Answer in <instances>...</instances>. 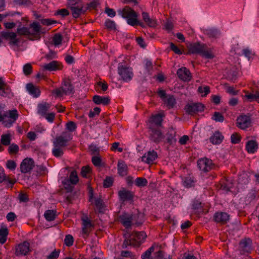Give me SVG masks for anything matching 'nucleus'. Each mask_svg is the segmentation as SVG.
<instances>
[{"label": "nucleus", "mask_w": 259, "mask_h": 259, "mask_svg": "<svg viewBox=\"0 0 259 259\" xmlns=\"http://www.w3.org/2000/svg\"><path fill=\"white\" fill-rule=\"evenodd\" d=\"M110 99L107 97L96 95L93 97V101L96 104H103L104 105H106L110 103Z\"/></svg>", "instance_id": "28"}, {"label": "nucleus", "mask_w": 259, "mask_h": 259, "mask_svg": "<svg viewBox=\"0 0 259 259\" xmlns=\"http://www.w3.org/2000/svg\"><path fill=\"white\" fill-rule=\"evenodd\" d=\"M30 29V35H34L38 33L40 31V25L37 22H33L31 24L29 27Z\"/></svg>", "instance_id": "34"}, {"label": "nucleus", "mask_w": 259, "mask_h": 259, "mask_svg": "<svg viewBox=\"0 0 259 259\" xmlns=\"http://www.w3.org/2000/svg\"><path fill=\"white\" fill-rule=\"evenodd\" d=\"M73 87L69 79L64 78L61 83V86L52 91V93L57 97H62L68 95L73 93Z\"/></svg>", "instance_id": "4"}, {"label": "nucleus", "mask_w": 259, "mask_h": 259, "mask_svg": "<svg viewBox=\"0 0 259 259\" xmlns=\"http://www.w3.org/2000/svg\"><path fill=\"white\" fill-rule=\"evenodd\" d=\"M42 67L44 70L50 71L59 70L62 69L61 64L56 61H53L49 63L45 64L42 66Z\"/></svg>", "instance_id": "17"}, {"label": "nucleus", "mask_w": 259, "mask_h": 259, "mask_svg": "<svg viewBox=\"0 0 259 259\" xmlns=\"http://www.w3.org/2000/svg\"><path fill=\"white\" fill-rule=\"evenodd\" d=\"M204 33L209 38L212 39H215L219 38L221 36V33L219 30L213 28H209L205 29Z\"/></svg>", "instance_id": "22"}, {"label": "nucleus", "mask_w": 259, "mask_h": 259, "mask_svg": "<svg viewBox=\"0 0 259 259\" xmlns=\"http://www.w3.org/2000/svg\"><path fill=\"white\" fill-rule=\"evenodd\" d=\"M162 115L160 114L152 116L149 120L148 126L149 129L159 128L162 120Z\"/></svg>", "instance_id": "14"}, {"label": "nucleus", "mask_w": 259, "mask_h": 259, "mask_svg": "<svg viewBox=\"0 0 259 259\" xmlns=\"http://www.w3.org/2000/svg\"><path fill=\"white\" fill-rule=\"evenodd\" d=\"M169 108L172 107L176 104V100L173 96L168 95L163 100Z\"/></svg>", "instance_id": "38"}, {"label": "nucleus", "mask_w": 259, "mask_h": 259, "mask_svg": "<svg viewBox=\"0 0 259 259\" xmlns=\"http://www.w3.org/2000/svg\"><path fill=\"white\" fill-rule=\"evenodd\" d=\"M59 250H54L48 256L47 259H56L59 255Z\"/></svg>", "instance_id": "62"}, {"label": "nucleus", "mask_w": 259, "mask_h": 259, "mask_svg": "<svg viewBox=\"0 0 259 259\" xmlns=\"http://www.w3.org/2000/svg\"><path fill=\"white\" fill-rule=\"evenodd\" d=\"M68 5L72 16L75 18H78L85 12L83 4L80 0H68Z\"/></svg>", "instance_id": "6"}, {"label": "nucleus", "mask_w": 259, "mask_h": 259, "mask_svg": "<svg viewBox=\"0 0 259 259\" xmlns=\"http://www.w3.org/2000/svg\"><path fill=\"white\" fill-rule=\"evenodd\" d=\"M101 112V109L99 107H95L93 110L90 111L89 116L90 118L94 117L95 115L99 114Z\"/></svg>", "instance_id": "59"}, {"label": "nucleus", "mask_w": 259, "mask_h": 259, "mask_svg": "<svg viewBox=\"0 0 259 259\" xmlns=\"http://www.w3.org/2000/svg\"><path fill=\"white\" fill-rule=\"evenodd\" d=\"M67 181H69L73 185H75L78 182V178L75 171H72L69 176V178Z\"/></svg>", "instance_id": "42"}, {"label": "nucleus", "mask_w": 259, "mask_h": 259, "mask_svg": "<svg viewBox=\"0 0 259 259\" xmlns=\"http://www.w3.org/2000/svg\"><path fill=\"white\" fill-rule=\"evenodd\" d=\"M2 36L6 39L10 41L11 45H18L20 42L19 38L17 37V33L11 31H3Z\"/></svg>", "instance_id": "12"}, {"label": "nucleus", "mask_w": 259, "mask_h": 259, "mask_svg": "<svg viewBox=\"0 0 259 259\" xmlns=\"http://www.w3.org/2000/svg\"><path fill=\"white\" fill-rule=\"evenodd\" d=\"M224 137L219 132H215L210 137V141L213 144H220L223 141Z\"/></svg>", "instance_id": "29"}, {"label": "nucleus", "mask_w": 259, "mask_h": 259, "mask_svg": "<svg viewBox=\"0 0 259 259\" xmlns=\"http://www.w3.org/2000/svg\"><path fill=\"white\" fill-rule=\"evenodd\" d=\"M257 96H258V91L255 92L253 94H247L245 95V97L247 98L249 102H252L255 101L257 102Z\"/></svg>", "instance_id": "45"}, {"label": "nucleus", "mask_w": 259, "mask_h": 259, "mask_svg": "<svg viewBox=\"0 0 259 259\" xmlns=\"http://www.w3.org/2000/svg\"><path fill=\"white\" fill-rule=\"evenodd\" d=\"M27 91L34 97H37L40 95V90L32 83H28L26 85Z\"/></svg>", "instance_id": "30"}, {"label": "nucleus", "mask_w": 259, "mask_h": 259, "mask_svg": "<svg viewBox=\"0 0 259 259\" xmlns=\"http://www.w3.org/2000/svg\"><path fill=\"white\" fill-rule=\"evenodd\" d=\"M118 196L121 200L123 201L132 200L133 198V193L125 189H122L118 192Z\"/></svg>", "instance_id": "20"}, {"label": "nucleus", "mask_w": 259, "mask_h": 259, "mask_svg": "<svg viewBox=\"0 0 259 259\" xmlns=\"http://www.w3.org/2000/svg\"><path fill=\"white\" fill-rule=\"evenodd\" d=\"M151 259H170L169 257L163 258V252L161 251H158Z\"/></svg>", "instance_id": "64"}, {"label": "nucleus", "mask_w": 259, "mask_h": 259, "mask_svg": "<svg viewBox=\"0 0 259 259\" xmlns=\"http://www.w3.org/2000/svg\"><path fill=\"white\" fill-rule=\"evenodd\" d=\"M226 92L231 95H236L238 94V91L236 90L233 87L225 85Z\"/></svg>", "instance_id": "49"}, {"label": "nucleus", "mask_w": 259, "mask_h": 259, "mask_svg": "<svg viewBox=\"0 0 259 259\" xmlns=\"http://www.w3.org/2000/svg\"><path fill=\"white\" fill-rule=\"evenodd\" d=\"M204 107L203 105L201 103H192L187 105L185 109L189 114L193 115L198 112L203 111Z\"/></svg>", "instance_id": "11"}, {"label": "nucleus", "mask_w": 259, "mask_h": 259, "mask_svg": "<svg viewBox=\"0 0 259 259\" xmlns=\"http://www.w3.org/2000/svg\"><path fill=\"white\" fill-rule=\"evenodd\" d=\"M71 139V134L67 132H63L61 135L56 137L53 141L52 154L53 155L56 157L62 156L66 146Z\"/></svg>", "instance_id": "1"}, {"label": "nucleus", "mask_w": 259, "mask_h": 259, "mask_svg": "<svg viewBox=\"0 0 259 259\" xmlns=\"http://www.w3.org/2000/svg\"><path fill=\"white\" fill-rule=\"evenodd\" d=\"M154 251V247L151 246L148 249H147L145 252H144L142 255L141 258L142 259L148 258L151 255V253Z\"/></svg>", "instance_id": "53"}, {"label": "nucleus", "mask_w": 259, "mask_h": 259, "mask_svg": "<svg viewBox=\"0 0 259 259\" xmlns=\"http://www.w3.org/2000/svg\"><path fill=\"white\" fill-rule=\"evenodd\" d=\"M55 115V114L54 113L51 112L50 113H47L43 117H45L49 122L52 123L54 121Z\"/></svg>", "instance_id": "61"}, {"label": "nucleus", "mask_w": 259, "mask_h": 259, "mask_svg": "<svg viewBox=\"0 0 259 259\" xmlns=\"http://www.w3.org/2000/svg\"><path fill=\"white\" fill-rule=\"evenodd\" d=\"M23 72L26 75H29L32 72V66L30 64H26L23 66Z\"/></svg>", "instance_id": "55"}, {"label": "nucleus", "mask_w": 259, "mask_h": 259, "mask_svg": "<svg viewBox=\"0 0 259 259\" xmlns=\"http://www.w3.org/2000/svg\"><path fill=\"white\" fill-rule=\"evenodd\" d=\"M30 251V243L28 241H24L16 247L15 254L17 256L26 255Z\"/></svg>", "instance_id": "9"}, {"label": "nucleus", "mask_w": 259, "mask_h": 259, "mask_svg": "<svg viewBox=\"0 0 259 259\" xmlns=\"http://www.w3.org/2000/svg\"><path fill=\"white\" fill-rule=\"evenodd\" d=\"M55 211L53 210H48L46 211L44 214L45 219L48 221H52L55 218Z\"/></svg>", "instance_id": "40"}, {"label": "nucleus", "mask_w": 259, "mask_h": 259, "mask_svg": "<svg viewBox=\"0 0 259 259\" xmlns=\"http://www.w3.org/2000/svg\"><path fill=\"white\" fill-rule=\"evenodd\" d=\"M245 149L248 153H254L258 149V144L255 140H249L246 143Z\"/></svg>", "instance_id": "25"}, {"label": "nucleus", "mask_w": 259, "mask_h": 259, "mask_svg": "<svg viewBox=\"0 0 259 259\" xmlns=\"http://www.w3.org/2000/svg\"><path fill=\"white\" fill-rule=\"evenodd\" d=\"M9 234L8 229L7 227L4 226L0 228V243L4 244L7 240V236Z\"/></svg>", "instance_id": "33"}, {"label": "nucleus", "mask_w": 259, "mask_h": 259, "mask_svg": "<svg viewBox=\"0 0 259 259\" xmlns=\"http://www.w3.org/2000/svg\"><path fill=\"white\" fill-rule=\"evenodd\" d=\"M243 54L248 58L250 59L252 58L254 56V53H253L250 50L248 49H245L243 50Z\"/></svg>", "instance_id": "58"}, {"label": "nucleus", "mask_w": 259, "mask_h": 259, "mask_svg": "<svg viewBox=\"0 0 259 259\" xmlns=\"http://www.w3.org/2000/svg\"><path fill=\"white\" fill-rule=\"evenodd\" d=\"M11 93V90L8 85L5 82L3 78L0 77V95L7 97Z\"/></svg>", "instance_id": "23"}, {"label": "nucleus", "mask_w": 259, "mask_h": 259, "mask_svg": "<svg viewBox=\"0 0 259 259\" xmlns=\"http://www.w3.org/2000/svg\"><path fill=\"white\" fill-rule=\"evenodd\" d=\"M106 27L111 30L116 29V24L113 20L107 19L105 22Z\"/></svg>", "instance_id": "46"}, {"label": "nucleus", "mask_w": 259, "mask_h": 259, "mask_svg": "<svg viewBox=\"0 0 259 259\" xmlns=\"http://www.w3.org/2000/svg\"><path fill=\"white\" fill-rule=\"evenodd\" d=\"M62 41V37L59 33H56L53 37V42L55 46H59L61 44Z\"/></svg>", "instance_id": "44"}, {"label": "nucleus", "mask_w": 259, "mask_h": 259, "mask_svg": "<svg viewBox=\"0 0 259 259\" xmlns=\"http://www.w3.org/2000/svg\"><path fill=\"white\" fill-rule=\"evenodd\" d=\"M11 135L10 134L3 135L1 137V142L4 145L7 146L10 144Z\"/></svg>", "instance_id": "41"}, {"label": "nucleus", "mask_w": 259, "mask_h": 259, "mask_svg": "<svg viewBox=\"0 0 259 259\" xmlns=\"http://www.w3.org/2000/svg\"><path fill=\"white\" fill-rule=\"evenodd\" d=\"M174 24L170 20H167L164 24V29L169 32L173 29Z\"/></svg>", "instance_id": "56"}, {"label": "nucleus", "mask_w": 259, "mask_h": 259, "mask_svg": "<svg viewBox=\"0 0 259 259\" xmlns=\"http://www.w3.org/2000/svg\"><path fill=\"white\" fill-rule=\"evenodd\" d=\"M195 181L191 177H186L183 181V185L186 188H190L194 186Z\"/></svg>", "instance_id": "39"}, {"label": "nucleus", "mask_w": 259, "mask_h": 259, "mask_svg": "<svg viewBox=\"0 0 259 259\" xmlns=\"http://www.w3.org/2000/svg\"><path fill=\"white\" fill-rule=\"evenodd\" d=\"M82 221V236L83 238H86L92 227V224L91 220L87 215H84L81 218Z\"/></svg>", "instance_id": "10"}, {"label": "nucleus", "mask_w": 259, "mask_h": 259, "mask_svg": "<svg viewBox=\"0 0 259 259\" xmlns=\"http://www.w3.org/2000/svg\"><path fill=\"white\" fill-rule=\"evenodd\" d=\"M237 126L242 130H245L251 125V120L249 116L241 115L237 119Z\"/></svg>", "instance_id": "13"}, {"label": "nucleus", "mask_w": 259, "mask_h": 259, "mask_svg": "<svg viewBox=\"0 0 259 259\" xmlns=\"http://www.w3.org/2000/svg\"><path fill=\"white\" fill-rule=\"evenodd\" d=\"M118 13L126 19L129 25L135 26L138 24L137 14L131 8L125 7L122 10L118 11Z\"/></svg>", "instance_id": "5"}, {"label": "nucleus", "mask_w": 259, "mask_h": 259, "mask_svg": "<svg viewBox=\"0 0 259 259\" xmlns=\"http://www.w3.org/2000/svg\"><path fill=\"white\" fill-rule=\"evenodd\" d=\"M19 35L30 36V29L29 27L19 26L17 29Z\"/></svg>", "instance_id": "36"}, {"label": "nucleus", "mask_w": 259, "mask_h": 259, "mask_svg": "<svg viewBox=\"0 0 259 259\" xmlns=\"http://www.w3.org/2000/svg\"><path fill=\"white\" fill-rule=\"evenodd\" d=\"M118 74L121 78L126 82L130 81L133 76L132 69L122 65L118 68Z\"/></svg>", "instance_id": "8"}, {"label": "nucleus", "mask_w": 259, "mask_h": 259, "mask_svg": "<svg viewBox=\"0 0 259 259\" xmlns=\"http://www.w3.org/2000/svg\"><path fill=\"white\" fill-rule=\"evenodd\" d=\"M198 91L202 94V96H206L210 92L209 88L208 86H205L204 87H200Z\"/></svg>", "instance_id": "50"}, {"label": "nucleus", "mask_w": 259, "mask_h": 259, "mask_svg": "<svg viewBox=\"0 0 259 259\" xmlns=\"http://www.w3.org/2000/svg\"><path fill=\"white\" fill-rule=\"evenodd\" d=\"M203 50L201 54L202 57L207 59H212L214 57V56L211 49L208 48L207 46L205 45Z\"/></svg>", "instance_id": "35"}, {"label": "nucleus", "mask_w": 259, "mask_h": 259, "mask_svg": "<svg viewBox=\"0 0 259 259\" xmlns=\"http://www.w3.org/2000/svg\"><path fill=\"white\" fill-rule=\"evenodd\" d=\"M157 157L156 152L153 150L149 151L147 153L144 154L141 157L142 161L148 163H152Z\"/></svg>", "instance_id": "18"}, {"label": "nucleus", "mask_w": 259, "mask_h": 259, "mask_svg": "<svg viewBox=\"0 0 259 259\" xmlns=\"http://www.w3.org/2000/svg\"><path fill=\"white\" fill-rule=\"evenodd\" d=\"M118 173L121 176H125L127 174V166L123 160H120L117 165Z\"/></svg>", "instance_id": "27"}, {"label": "nucleus", "mask_w": 259, "mask_h": 259, "mask_svg": "<svg viewBox=\"0 0 259 259\" xmlns=\"http://www.w3.org/2000/svg\"><path fill=\"white\" fill-rule=\"evenodd\" d=\"M239 183L241 184H247L248 183V178L246 173L240 175L238 179Z\"/></svg>", "instance_id": "52"}, {"label": "nucleus", "mask_w": 259, "mask_h": 259, "mask_svg": "<svg viewBox=\"0 0 259 259\" xmlns=\"http://www.w3.org/2000/svg\"><path fill=\"white\" fill-rule=\"evenodd\" d=\"M146 236L144 232H135L131 235V239L124 240L122 247L123 248H126L128 246L138 247L144 241Z\"/></svg>", "instance_id": "3"}, {"label": "nucleus", "mask_w": 259, "mask_h": 259, "mask_svg": "<svg viewBox=\"0 0 259 259\" xmlns=\"http://www.w3.org/2000/svg\"><path fill=\"white\" fill-rule=\"evenodd\" d=\"M241 140V137L237 133L232 134L231 136V142L233 144L238 143Z\"/></svg>", "instance_id": "54"}, {"label": "nucleus", "mask_w": 259, "mask_h": 259, "mask_svg": "<svg viewBox=\"0 0 259 259\" xmlns=\"http://www.w3.org/2000/svg\"><path fill=\"white\" fill-rule=\"evenodd\" d=\"M19 116L18 111L16 109L6 111L3 114L0 112V122L4 126L9 128L16 122Z\"/></svg>", "instance_id": "2"}, {"label": "nucleus", "mask_w": 259, "mask_h": 259, "mask_svg": "<svg viewBox=\"0 0 259 259\" xmlns=\"http://www.w3.org/2000/svg\"><path fill=\"white\" fill-rule=\"evenodd\" d=\"M205 45L200 43H194L189 45V52L192 54H201Z\"/></svg>", "instance_id": "21"}, {"label": "nucleus", "mask_w": 259, "mask_h": 259, "mask_svg": "<svg viewBox=\"0 0 259 259\" xmlns=\"http://www.w3.org/2000/svg\"><path fill=\"white\" fill-rule=\"evenodd\" d=\"M91 169L89 166H83L81 170V175L84 178H87L88 174L90 172Z\"/></svg>", "instance_id": "60"}, {"label": "nucleus", "mask_w": 259, "mask_h": 259, "mask_svg": "<svg viewBox=\"0 0 259 259\" xmlns=\"http://www.w3.org/2000/svg\"><path fill=\"white\" fill-rule=\"evenodd\" d=\"M74 239L72 235H66L64 239V244L67 246H70L72 245L73 243Z\"/></svg>", "instance_id": "47"}, {"label": "nucleus", "mask_w": 259, "mask_h": 259, "mask_svg": "<svg viewBox=\"0 0 259 259\" xmlns=\"http://www.w3.org/2000/svg\"><path fill=\"white\" fill-rule=\"evenodd\" d=\"M150 130L151 131L150 137L153 141L158 143L163 139V136L159 128H153Z\"/></svg>", "instance_id": "19"}, {"label": "nucleus", "mask_w": 259, "mask_h": 259, "mask_svg": "<svg viewBox=\"0 0 259 259\" xmlns=\"http://www.w3.org/2000/svg\"><path fill=\"white\" fill-rule=\"evenodd\" d=\"M148 182L145 178H137L135 180V185L139 187H143L147 185Z\"/></svg>", "instance_id": "43"}, {"label": "nucleus", "mask_w": 259, "mask_h": 259, "mask_svg": "<svg viewBox=\"0 0 259 259\" xmlns=\"http://www.w3.org/2000/svg\"><path fill=\"white\" fill-rule=\"evenodd\" d=\"M251 240L249 239L242 240L240 243V247L242 250L246 252H249L251 249Z\"/></svg>", "instance_id": "31"}, {"label": "nucleus", "mask_w": 259, "mask_h": 259, "mask_svg": "<svg viewBox=\"0 0 259 259\" xmlns=\"http://www.w3.org/2000/svg\"><path fill=\"white\" fill-rule=\"evenodd\" d=\"M16 163L12 160H9L6 163L7 167L11 170H14L16 167Z\"/></svg>", "instance_id": "57"}, {"label": "nucleus", "mask_w": 259, "mask_h": 259, "mask_svg": "<svg viewBox=\"0 0 259 259\" xmlns=\"http://www.w3.org/2000/svg\"><path fill=\"white\" fill-rule=\"evenodd\" d=\"M66 129L69 132H72L75 131L76 126L75 123L73 121H69L66 124Z\"/></svg>", "instance_id": "48"}, {"label": "nucleus", "mask_w": 259, "mask_h": 259, "mask_svg": "<svg viewBox=\"0 0 259 259\" xmlns=\"http://www.w3.org/2000/svg\"><path fill=\"white\" fill-rule=\"evenodd\" d=\"M229 219V215L228 213L223 212H216L214 215V220L217 223H225Z\"/></svg>", "instance_id": "24"}, {"label": "nucleus", "mask_w": 259, "mask_h": 259, "mask_svg": "<svg viewBox=\"0 0 259 259\" xmlns=\"http://www.w3.org/2000/svg\"><path fill=\"white\" fill-rule=\"evenodd\" d=\"M197 165L199 169L203 172H207L214 167L212 161L206 157L200 158L198 160Z\"/></svg>", "instance_id": "7"}, {"label": "nucleus", "mask_w": 259, "mask_h": 259, "mask_svg": "<svg viewBox=\"0 0 259 259\" xmlns=\"http://www.w3.org/2000/svg\"><path fill=\"white\" fill-rule=\"evenodd\" d=\"M177 74L181 80L185 81H189L192 78L191 72L185 67L178 69Z\"/></svg>", "instance_id": "16"}, {"label": "nucleus", "mask_w": 259, "mask_h": 259, "mask_svg": "<svg viewBox=\"0 0 259 259\" xmlns=\"http://www.w3.org/2000/svg\"><path fill=\"white\" fill-rule=\"evenodd\" d=\"M50 105L47 103H44L39 104L38 105V113L41 116H45L47 113V111L50 108Z\"/></svg>", "instance_id": "32"}, {"label": "nucleus", "mask_w": 259, "mask_h": 259, "mask_svg": "<svg viewBox=\"0 0 259 259\" xmlns=\"http://www.w3.org/2000/svg\"><path fill=\"white\" fill-rule=\"evenodd\" d=\"M34 167V161L31 158L24 159L20 165L21 171L23 173H26L30 171Z\"/></svg>", "instance_id": "15"}, {"label": "nucleus", "mask_w": 259, "mask_h": 259, "mask_svg": "<svg viewBox=\"0 0 259 259\" xmlns=\"http://www.w3.org/2000/svg\"><path fill=\"white\" fill-rule=\"evenodd\" d=\"M120 220L125 227L128 228L131 226L132 218L131 216L127 214L122 215L120 217Z\"/></svg>", "instance_id": "37"}, {"label": "nucleus", "mask_w": 259, "mask_h": 259, "mask_svg": "<svg viewBox=\"0 0 259 259\" xmlns=\"http://www.w3.org/2000/svg\"><path fill=\"white\" fill-rule=\"evenodd\" d=\"M212 119L217 122H223L224 120V116L220 112H215Z\"/></svg>", "instance_id": "51"}, {"label": "nucleus", "mask_w": 259, "mask_h": 259, "mask_svg": "<svg viewBox=\"0 0 259 259\" xmlns=\"http://www.w3.org/2000/svg\"><path fill=\"white\" fill-rule=\"evenodd\" d=\"M19 150V147L18 145L13 144L10 146L9 147V152L11 153H16Z\"/></svg>", "instance_id": "63"}, {"label": "nucleus", "mask_w": 259, "mask_h": 259, "mask_svg": "<svg viewBox=\"0 0 259 259\" xmlns=\"http://www.w3.org/2000/svg\"><path fill=\"white\" fill-rule=\"evenodd\" d=\"M142 18L144 22L150 27H155L157 26V21L155 19L150 18L148 13L143 12Z\"/></svg>", "instance_id": "26"}]
</instances>
